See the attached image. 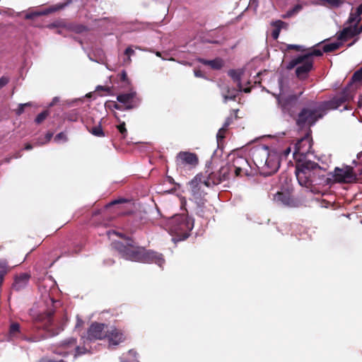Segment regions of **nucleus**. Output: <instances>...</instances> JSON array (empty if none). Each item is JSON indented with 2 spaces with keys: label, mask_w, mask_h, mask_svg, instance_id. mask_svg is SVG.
Instances as JSON below:
<instances>
[{
  "label": "nucleus",
  "mask_w": 362,
  "mask_h": 362,
  "mask_svg": "<svg viewBox=\"0 0 362 362\" xmlns=\"http://www.w3.org/2000/svg\"><path fill=\"white\" fill-rule=\"evenodd\" d=\"M358 107L361 108L362 107V100H359L358 102Z\"/></svg>",
  "instance_id": "bf43d9fd"
},
{
  "label": "nucleus",
  "mask_w": 362,
  "mask_h": 362,
  "mask_svg": "<svg viewBox=\"0 0 362 362\" xmlns=\"http://www.w3.org/2000/svg\"><path fill=\"white\" fill-rule=\"evenodd\" d=\"M59 98L58 97H54L52 99V101L51 102V103L49 104V107L54 105L57 103L59 102Z\"/></svg>",
  "instance_id": "de8ad7c7"
},
{
  "label": "nucleus",
  "mask_w": 362,
  "mask_h": 362,
  "mask_svg": "<svg viewBox=\"0 0 362 362\" xmlns=\"http://www.w3.org/2000/svg\"><path fill=\"white\" fill-rule=\"evenodd\" d=\"M131 62H132L131 57H128V56H127V57L124 58L123 60L124 64H129L131 63Z\"/></svg>",
  "instance_id": "09e8293b"
},
{
  "label": "nucleus",
  "mask_w": 362,
  "mask_h": 362,
  "mask_svg": "<svg viewBox=\"0 0 362 362\" xmlns=\"http://www.w3.org/2000/svg\"><path fill=\"white\" fill-rule=\"evenodd\" d=\"M321 5L327 6L329 8H339L342 6L344 3V0H320Z\"/></svg>",
  "instance_id": "412c9836"
},
{
  "label": "nucleus",
  "mask_w": 362,
  "mask_h": 362,
  "mask_svg": "<svg viewBox=\"0 0 362 362\" xmlns=\"http://www.w3.org/2000/svg\"><path fill=\"white\" fill-rule=\"evenodd\" d=\"M25 150H31V149H33V146L30 144H28L25 146Z\"/></svg>",
  "instance_id": "6e6d98bb"
},
{
  "label": "nucleus",
  "mask_w": 362,
  "mask_h": 362,
  "mask_svg": "<svg viewBox=\"0 0 362 362\" xmlns=\"http://www.w3.org/2000/svg\"><path fill=\"white\" fill-rule=\"evenodd\" d=\"M228 124L226 123L224 124V127L218 130L217 135H216L218 144H219L220 141L224 138L225 128H226L228 127Z\"/></svg>",
  "instance_id": "e433bc0d"
},
{
  "label": "nucleus",
  "mask_w": 362,
  "mask_h": 362,
  "mask_svg": "<svg viewBox=\"0 0 362 362\" xmlns=\"http://www.w3.org/2000/svg\"><path fill=\"white\" fill-rule=\"evenodd\" d=\"M11 159V158H7L5 159V162L6 163H9Z\"/></svg>",
  "instance_id": "680f3d73"
},
{
  "label": "nucleus",
  "mask_w": 362,
  "mask_h": 362,
  "mask_svg": "<svg viewBox=\"0 0 362 362\" xmlns=\"http://www.w3.org/2000/svg\"><path fill=\"white\" fill-rule=\"evenodd\" d=\"M288 49H296L297 51H304L303 46L297 45H288Z\"/></svg>",
  "instance_id": "58836bf2"
},
{
  "label": "nucleus",
  "mask_w": 362,
  "mask_h": 362,
  "mask_svg": "<svg viewBox=\"0 0 362 362\" xmlns=\"http://www.w3.org/2000/svg\"><path fill=\"white\" fill-rule=\"evenodd\" d=\"M291 151V148H288L286 150H285L284 153H285V155L287 156Z\"/></svg>",
  "instance_id": "13d9d810"
},
{
  "label": "nucleus",
  "mask_w": 362,
  "mask_h": 362,
  "mask_svg": "<svg viewBox=\"0 0 362 362\" xmlns=\"http://www.w3.org/2000/svg\"><path fill=\"white\" fill-rule=\"evenodd\" d=\"M302 8L303 6L301 4H297L293 8H291L287 12V16H292L300 12L302 10Z\"/></svg>",
  "instance_id": "473e14b6"
},
{
  "label": "nucleus",
  "mask_w": 362,
  "mask_h": 362,
  "mask_svg": "<svg viewBox=\"0 0 362 362\" xmlns=\"http://www.w3.org/2000/svg\"><path fill=\"white\" fill-rule=\"evenodd\" d=\"M115 107L116 109H117V110H120V107H119V105H115Z\"/></svg>",
  "instance_id": "0e129e2a"
},
{
  "label": "nucleus",
  "mask_w": 362,
  "mask_h": 362,
  "mask_svg": "<svg viewBox=\"0 0 362 362\" xmlns=\"http://www.w3.org/2000/svg\"><path fill=\"white\" fill-rule=\"evenodd\" d=\"M109 90V88H105L103 86H98L97 87V90Z\"/></svg>",
  "instance_id": "4d7b16f0"
},
{
  "label": "nucleus",
  "mask_w": 362,
  "mask_h": 362,
  "mask_svg": "<svg viewBox=\"0 0 362 362\" xmlns=\"http://www.w3.org/2000/svg\"><path fill=\"white\" fill-rule=\"evenodd\" d=\"M284 24V23L281 21H278L274 23L275 28L272 32V36L274 40H276L279 37L280 30Z\"/></svg>",
  "instance_id": "393cba45"
},
{
  "label": "nucleus",
  "mask_w": 362,
  "mask_h": 362,
  "mask_svg": "<svg viewBox=\"0 0 362 362\" xmlns=\"http://www.w3.org/2000/svg\"><path fill=\"white\" fill-rule=\"evenodd\" d=\"M40 362H64V361L63 360L56 361V360H53V359H50V358H43L40 361Z\"/></svg>",
  "instance_id": "a18cd8bd"
},
{
  "label": "nucleus",
  "mask_w": 362,
  "mask_h": 362,
  "mask_svg": "<svg viewBox=\"0 0 362 362\" xmlns=\"http://www.w3.org/2000/svg\"><path fill=\"white\" fill-rule=\"evenodd\" d=\"M326 113L327 111L322 103H312L300 112L296 124L300 128L309 129L310 126L315 124Z\"/></svg>",
  "instance_id": "0eeeda50"
},
{
  "label": "nucleus",
  "mask_w": 362,
  "mask_h": 362,
  "mask_svg": "<svg viewBox=\"0 0 362 362\" xmlns=\"http://www.w3.org/2000/svg\"><path fill=\"white\" fill-rule=\"evenodd\" d=\"M107 234L110 238L113 234L122 238V241H114L112 246L124 259L134 262L155 263L160 267H162L165 263V259L161 254L137 247L131 238H126L114 230H109Z\"/></svg>",
  "instance_id": "f03ea898"
},
{
  "label": "nucleus",
  "mask_w": 362,
  "mask_h": 362,
  "mask_svg": "<svg viewBox=\"0 0 362 362\" xmlns=\"http://www.w3.org/2000/svg\"><path fill=\"white\" fill-rule=\"evenodd\" d=\"M276 100L279 106L281 107L283 111H285L287 109L288 105L296 101L297 97L294 95L286 97L282 93H279L278 95H276Z\"/></svg>",
  "instance_id": "f3484780"
},
{
  "label": "nucleus",
  "mask_w": 362,
  "mask_h": 362,
  "mask_svg": "<svg viewBox=\"0 0 362 362\" xmlns=\"http://www.w3.org/2000/svg\"><path fill=\"white\" fill-rule=\"evenodd\" d=\"M117 129L119 131V132L123 134L124 136H125V134H127V129H126V127H125V123L124 122H122L120 123L118 126H117Z\"/></svg>",
  "instance_id": "ea45409f"
},
{
  "label": "nucleus",
  "mask_w": 362,
  "mask_h": 362,
  "mask_svg": "<svg viewBox=\"0 0 362 362\" xmlns=\"http://www.w3.org/2000/svg\"><path fill=\"white\" fill-rule=\"evenodd\" d=\"M70 2H71V1L69 0L66 4H58L57 5H54V6H50L47 8H45L41 11H34V12L28 13L25 15V18L26 19H33L36 16L47 15L50 13L57 11L64 8Z\"/></svg>",
  "instance_id": "4468645a"
},
{
  "label": "nucleus",
  "mask_w": 362,
  "mask_h": 362,
  "mask_svg": "<svg viewBox=\"0 0 362 362\" xmlns=\"http://www.w3.org/2000/svg\"><path fill=\"white\" fill-rule=\"evenodd\" d=\"M304 58H305V57H302V55H301V56H298V57L293 59L288 63V64L286 65V68L288 69H293L295 66L300 64L301 63V62H303L304 60Z\"/></svg>",
  "instance_id": "a878e982"
},
{
  "label": "nucleus",
  "mask_w": 362,
  "mask_h": 362,
  "mask_svg": "<svg viewBox=\"0 0 362 362\" xmlns=\"http://www.w3.org/2000/svg\"><path fill=\"white\" fill-rule=\"evenodd\" d=\"M177 169L191 168L198 163V158L196 154L188 151L180 152L175 159Z\"/></svg>",
  "instance_id": "9b49d317"
},
{
  "label": "nucleus",
  "mask_w": 362,
  "mask_h": 362,
  "mask_svg": "<svg viewBox=\"0 0 362 362\" xmlns=\"http://www.w3.org/2000/svg\"><path fill=\"white\" fill-rule=\"evenodd\" d=\"M221 95L223 98V102L227 103L228 100H235L237 95L235 89H230L227 86H221Z\"/></svg>",
  "instance_id": "aec40b11"
},
{
  "label": "nucleus",
  "mask_w": 362,
  "mask_h": 362,
  "mask_svg": "<svg viewBox=\"0 0 362 362\" xmlns=\"http://www.w3.org/2000/svg\"><path fill=\"white\" fill-rule=\"evenodd\" d=\"M362 13V4L360 5L357 8V16L354 18L352 15L349 17V21L350 23L352 24V23H358L360 19H358V16Z\"/></svg>",
  "instance_id": "2f4dec72"
},
{
  "label": "nucleus",
  "mask_w": 362,
  "mask_h": 362,
  "mask_svg": "<svg viewBox=\"0 0 362 362\" xmlns=\"http://www.w3.org/2000/svg\"><path fill=\"white\" fill-rule=\"evenodd\" d=\"M273 200L277 204L284 206H292L293 201L291 199V196L288 192H278L274 195Z\"/></svg>",
  "instance_id": "2eb2a0df"
},
{
  "label": "nucleus",
  "mask_w": 362,
  "mask_h": 362,
  "mask_svg": "<svg viewBox=\"0 0 362 362\" xmlns=\"http://www.w3.org/2000/svg\"><path fill=\"white\" fill-rule=\"evenodd\" d=\"M194 75L197 77H202V73L200 71H194Z\"/></svg>",
  "instance_id": "864d4df0"
},
{
  "label": "nucleus",
  "mask_w": 362,
  "mask_h": 362,
  "mask_svg": "<svg viewBox=\"0 0 362 362\" xmlns=\"http://www.w3.org/2000/svg\"><path fill=\"white\" fill-rule=\"evenodd\" d=\"M127 356L132 358H135L136 356V352L134 350H129L127 354Z\"/></svg>",
  "instance_id": "49530a36"
},
{
  "label": "nucleus",
  "mask_w": 362,
  "mask_h": 362,
  "mask_svg": "<svg viewBox=\"0 0 362 362\" xmlns=\"http://www.w3.org/2000/svg\"><path fill=\"white\" fill-rule=\"evenodd\" d=\"M121 362H128L125 358H124V355H123L121 358Z\"/></svg>",
  "instance_id": "052dcab7"
},
{
  "label": "nucleus",
  "mask_w": 362,
  "mask_h": 362,
  "mask_svg": "<svg viewBox=\"0 0 362 362\" xmlns=\"http://www.w3.org/2000/svg\"><path fill=\"white\" fill-rule=\"evenodd\" d=\"M105 338L110 347H116L125 341L126 335L121 329L112 326L105 331Z\"/></svg>",
  "instance_id": "f8f14e48"
},
{
  "label": "nucleus",
  "mask_w": 362,
  "mask_h": 362,
  "mask_svg": "<svg viewBox=\"0 0 362 362\" xmlns=\"http://www.w3.org/2000/svg\"><path fill=\"white\" fill-rule=\"evenodd\" d=\"M312 148L311 139L309 133L298 141L294 147L293 157L300 160H303L310 152Z\"/></svg>",
  "instance_id": "9d476101"
},
{
  "label": "nucleus",
  "mask_w": 362,
  "mask_h": 362,
  "mask_svg": "<svg viewBox=\"0 0 362 362\" xmlns=\"http://www.w3.org/2000/svg\"><path fill=\"white\" fill-rule=\"evenodd\" d=\"M121 78L122 81H125L127 79V75L126 71H123L121 74Z\"/></svg>",
  "instance_id": "8fccbe9b"
},
{
  "label": "nucleus",
  "mask_w": 362,
  "mask_h": 362,
  "mask_svg": "<svg viewBox=\"0 0 362 362\" xmlns=\"http://www.w3.org/2000/svg\"><path fill=\"white\" fill-rule=\"evenodd\" d=\"M136 95V92L130 90L129 93L119 94L117 97V100L124 105H127L126 109L130 110L134 107L130 103L132 101Z\"/></svg>",
  "instance_id": "dca6fc26"
},
{
  "label": "nucleus",
  "mask_w": 362,
  "mask_h": 362,
  "mask_svg": "<svg viewBox=\"0 0 362 362\" xmlns=\"http://www.w3.org/2000/svg\"><path fill=\"white\" fill-rule=\"evenodd\" d=\"M10 81V78L8 76H3L0 78V89L6 86Z\"/></svg>",
  "instance_id": "4c0bfd02"
},
{
  "label": "nucleus",
  "mask_w": 362,
  "mask_h": 362,
  "mask_svg": "<svg viewBox=\"0 0 362 362\" xmlns=\"http://www.w3.org/2000/svg\"><path fill=\"white\" fill-rule=\"evenodd\" d=\"M105 324L94 322L87 332V337L83 339V346L76 344L74 338H70L63 341L59 347V353L64 355H71L74 358L89 352L90 346L89 344L94 340L102 339L105 337Z\"/></svg>",
  "instance_id": "20e7f679"
},
{
  "label": "nucleus",
  "mask_w": 362,
  "mask_h": 362,
  "mask_svg": "<svg viewBox=\"0 0 362 362\" xmlns=\"http://www.w3.org/2000/svg\"><path fill=\"white\" fill-rule=\"evenodd\" d=\"M52 313L49 312L45 315H40L37 317V320L40 322H44L43 328L49 330V325L51 323V315Z\"/></svg>",
  "instance_id": "5701e85b"
},
{
  "label": "nucleus",
  "mask_w": 362,
  "mask_h": 362,
  "mask_svg": "<svg viewBox=\"0 0 362 362\" xmlns=\"http://www.w3.org/2000/svg\"><path fill=\"white\" fill-rule=\"evenodd\" d=\"M252 156L255 165L264 175L274 173L280 166L279 153L276 150H269L267 146L252 149Z\"/></svg>",
  "instance_id": "39448f33"
},
{
  "label": "nucleus",
  "mask_w": 362,
  "mask_h": 362,
  "mask_svg": "<svg viewBox=\"0 0 362 362\" xmlns=\"http://www.w3.org/2000/svg\"><path fill=\"white\" fill-rule=\"evenodd\" d=\"M125 200L123 199H117V200H115L113 202H112L110 203V204L113 205V204H119V203H122V202H124Z\"/></svg>",
  "instance_id": "603ef678"
},
{
  "label": "nucleus",
  "mask_w": 362,
  "mask_h": 362,
  "mask_svg": "<svg viewBox=\"0 0 362 362\" xmlns=\"http://www.w3.org/2000/svg\"><path fill=\"white\" fill-rule=\"evenodd\" d=\"M90 132L94 136H104V133L103 132V129H102V127L100 125H98V126H96V127H94L93 128H92Z\"/></svg>",
  "instance_id": "72a5a7b5"
},
{
  "label": "nucleus",
  "mask_w": 362,
  "mask_h": 362,
  "mask_svg": "<svg viewBox=\"0 0 362 362\" xmlns=\"http://www.w3.org/2000/svg\"><path fill=\"white\" fill-rule=\"evenodd\" d=\"M32 106V103H20L18 106V108L15 110V112L17 115H21L24 112V108L25 107Z\"/></svg>",
  "instance_id": "7c9ffc66"
},
{
  "label": "nucleus",
  "mask_w": 362,
  "mask_h": 362,
  "mask_svg": "<svg viewBox=\"0 0 362 362\" xmlns=\"http://www.w3.org/2000/svg\"><path fill=\"white\" fill-rule=\"evenodd\" d=\"M245 70L243 69H230L228 71V76L237 83L238 88L242 90L241 78Z\"/></svg>",
  "instance_id": "a211bd4d"
},
{
  "label": "nucleus",
  "mask_w": 362,
  "mask_h": 362,
  "mask_svg": "<svg viewBox=\"0 0 362 362\" xmlns=\"http://www.w3.org/2000/svg\"><path fill=\"white\" fill-rule=\"evenodd\" d=\"M341 44L342 43L340 41L327 44V45H324L323 51H322V52H329L334 51V50L337 49L341 45Z\"/></svg>",
  "instance_id": "b1692460"
},
{
  "label": "nucleus",
  "mask_w": 362,
  "mask_h": 362,
  "mask_svg": "<svg viewBox=\"0 0 362 362\" xmlns=\"http://www.w3.org/2000/svg\"><path fill=\"white\" fill-rule=\"evenodd\" d=\"M228 167H223L217 173H211L206 175H197L189 182L190 189L193 199L197 204V214L202 217L204 216V202L203 197L206 194L205 189L220 184L223 180L228 178Z\"/></svg>",
  "instance_id": "7ed1b4c3"
},
{
  "label": "nucleus",
  "mask_w": 362,
  "mask_h": 362,
  "mask_svg": "<svg viewBox=\"0 0 362 362\" xmlns=\"http://www.w3.org/2000/svg\"><path fill=\"white\" fill-rule=\"evenodd\" d=\"M168 181H169L170 182H172L173 181V178H172V177H168Z\"/></svg>",
  "instance_id": "e2e57ef3"
},
{
  "label": "nucleus",
  "mask_w": 362,
  "mask_h": 362,
  "mask_svg": "<svg viewBox=\"0 0 362 362\" xmlns=\"http://www.w3.org/2000/svg\"><path fill=\"white\" fill-rule=\"evenodd\" d=\"M166 230L174 236L173 241L185 240L194 227V220L185 214H176L170 217L166 223Z\"/></svg>",
  "instance_id": "423d86ee"
},
{
  "label": "nucleus",
  "mask_w": 362,
  "mask_h": 362,
  "mask_svg": "<svg viewBox=\"0 0 362 362\" xmlns=\"http://www.w3.org/2000/svg\"><path fill=\"white\" fill-rule=\"evenodd\" d=\"M20 331V325L18 323H13L10 327V335L11 337H16Z\"/></svg>",
  "instance_id": "c85d7f7f"
},
{
  "label": "nucleus",
  "mask_w": 362,
  "mask_h": 362,
  "mask_svg": "<svg viewBox=\"0 0 362 362\" xmlns=\"http://www.w3.org/2000/svg\"><path fill=\"white\" fill-rule=\"evenodd\" d=\"M29 279L30 275L28 274H21L16 278L15 282L13 284V288L17 291H20L28 285Z\"/></svg>",
  "instance_id": "6ab92c4d"
},
{
  "label": "nucleus",
  "mask_w": 362,
  "mask_h": 362,
  "mask_svg": "<svg viewBox=\"0 0 362 362\" xmlns=\"http://www.w3.org/2000/svg\"><path fill=\"white\" fill-rule=\"evenodd\" d=\"M232 168H233V170L235 172V174L236 176H239L241 175V173L243 171V170L245 168V167H242V166H240V167H233Z\"/></svg>",
  "instance_id": "37998d69"
},
{
  "label": "nucleus",
  "mask_w": 362,
  "mask_h": 362,
  "mask_svg": "<svg viewBox=\"0 0 362 362\" xmlns=\"http://www.w3.org/2000/svg\"><path fill=\"white\" fill-rule=\"evenodd\" d=\"M21 156V154H20V153H18V154L15 156V158H20Z\"/></svg>",
  "instance_id": "69168bd1"
},
{
  "label": "nucleus",
  "mask_w": 362,
  "mask_h": 362,
  "mask_svg": "<svg viewBox=\"0 0 362 362\" xmlns=\"http://www.w3.org/2000/svg\"><path fill=\"white\" fill-rule=\"evenodd\" d=\"M356 86V85H355ZM357 87L354 88V85L350 83L341 93L336 95L329 101L322 103L326 111L327 110H335L344 105V110H348L346 103L353 100L354 90Z\"/></svg>",
  "instance_id": "6e6552de"
},
{
  "label": "nucleus",
  "mask_w": 362,
  "mask_h": 362,
  "mask_svg": "<svg viewBox=\"0 0 362 362\" xmlns=\"http://www.w3.org/2000/svg\"><path fill=\"white\" fill-rule=\"evenodd\" d=\"M124 54L131 57L132 55L134 54V51L132 47H129L125 49Z\"/></svg>",
  "instance_id": "c03bdc74"
},
{
  "label": "nucleus",
  "mask_w": 362,
  "mask_h": 362,
  "mask_svg": "<svg viewBox=\"0 0 362 362\" xmlns=\"http://www.w3.org/2000/svg\"><path fill=\"white\" fill-rule=\"evenodd\" d=\"M53 136V134L52 133H47L46 135H45V141H38L37 144L39 145H43L45 144V143L48 142L50 141V139H52Z\"/></svg>",
  "instance_id": "79ce46f5"
},
{
  "label": "nucleus",
  "mask_w": 362,
  "mask_h": 362,
  "mask_svg": "<svg viewBox=\"0 0 362 362\" xmlns=\"http://www.w3.org/2000/svg\"><path fill=\"white\" fill-rule=\"evenodd\" d=\"M47 337V336L45 335H33L31 337H27L25 336H23L22 338L25 340V341H33V342H35V341H39L42 339H44Z\"/></svg>",
  "instance_id": "cd10ccee"
},
{
  "label": "nucleus",
  "mask_w": 362,
  "mask_h": 362,
  "mask_svg": "<svg viewBox=\"0 0 362 362\" xmlns=\"http://www.w3.org/2000/svg\"><path fill=\"white\" fill-rule=\"evenodd\" d=\"M247 165V160L242 157H237L233 160V167H246Z\"/></svg>",
  "instance_id": "bb28decb"
},
{
  "label": "nucleus",
  "mask_w": 362,
  "mask_h": 362,
  "mask_svg": "<svg viewBox=\"0 0 362 362\" xmlns=\"http://www.w3.org/2000/svg\"><path fill=\"white\" fill-rule=\"evenodd\" d=\"M49 112L47 110L43 111L41 113H40L35 118V122L37 124L41 123L42 121H44L46 117L48 116Z\"/></svg>",
  "instance_id": "f704fd0d"
},
{
  "label": "nucleus",
  "mask_w": 362,
  "mask_h": 362,
  "mask_svg": "<svg viewBox=\"0 0 362 362\" xmlns=\"http://www.w3.org/2000/svg\"><path fill=\"white\" fill-rule=\"evenodd\" d=\"M258 6V0H250L249 7L256 11Z\"/></svg>",
  "instance_id": "a19ab883"
},
{
  "label": "nucleus",
  "mask_w": 362,
  "mask_h": 362,
  "mask_svg": "<svg viewBox=\"0 0 362 362\" xmlns=\"http://www.w3.org/2000/svg\"><path fill=\"white\" fill-rule=\"evenodd\" d=\"M67 141L66 135L64 132L57 134L54 137V141L56 142H66Z\"/></svg>",
  "instance_id": "c9c22d12"
},
{
  "label": "nucleus",
  "mask_w": 362,
  "mask_h": 362,
  "mask_svg": "<svg viewBox=\"0 0 362 362\" xmlns=\"http://www.w3.org/2000/svg\"><path fill=\"white\" fill-rule=\"evenodd\" d=\"M83 324V321L77 317V322L76 327H80Z\"/></svg>",
  "instance_id": "5fc2aeb1"
},
{
  "label": "nucleus",
  "mask_w": 362,
  "mask_h": 362,
  "mask_svg": "<svg viewBox=\"0 0 362 362\" xmlns=\"http://www.w3.org/2000/svg\"><path fill=\"white\" fill-rule=\"evenodd\" d=\"M296 175L300 185L313 192L314 185H329L334 183H352L357 180V174L353 167L343 165L336 167L332 172L327 173L317 163L305 160L298 163Z\"/></svg>",
  "instance_id": "f257e3e1"
},
{
  "label": "nucleus",
  "mask_w": 362,
  "mask_h": 362,
  "mask_svg": "<svg viewBox=\"0 0 362 362\" xmlns=\"http://www.w3.org/2000/svg\"><path fill=\"white\" fill-rule=\"evenodd\" d=\"M156 55H157V56H160V52H156Z\"/></svg>",
  "instance_id": "774afa93"
},
{
  "label": "nucleus",
  "mask_w": 362,
  "mask_h": 362,
  "mask_svg": "<svg viewBox=\"0 0 362 362\" xmlns=\"http://www.w3.org/2000/svg\"><path fill=\"white\" fill-rule=\"evenodd\" d=\"M238 91H240V92L243 91V92H245V93H250V92L251 91V88H250V87H248V88H243L242 87V90H240L238 88Z\"/></svg>",
  "instance_id": "3c124183"
},
{
  "label": "nucleus",
  "mask_w": 362,
  "mask_h": 362,
  "mask_svg": "<svg viewBox=\"0 0 362 362\" xmlns=\"http://www.w3.org/2000/svg\"><path fill=\"white\" fill-rule=\"evenodd\" d=\"M54 334H55L54 333H52V334H49L48 336H53Z\"/></svg>",
  "instance_id": "338daca9"
},
{
  "label": "nucleus",
  "mask_w": 362,
  "mask_h": 362,
  "mask_svg": "<svg viewBox=\"0 0 362 362\" xmlns=\"http://www.w3.org/2000/svg\"><path fill=\"white\" fill-rule=\"evenodd\" d=\"M322 55V52L320 49H313V50L302 55L305 57L304 60L301 62L296 70V75L300 78H303L306 76L307 74L313 68V57H319Z\"/></svg>",
  "instance_id": "1a4fd4ad"
},
{
  "label": "nucleus",
  "mask_w": 362,
  "mask_h": 362,
  "mask_svg": "<svg viewBox=\"0 0 362 362\" xmlns=\"http://www.w3.org/2000/svg\"><path fill=\"white\" fill-rule=\"evenodd\" d=\"M353 23L354 25L345 27L342 30L337 33V40L341 43L352 38L362 31V26L360 28H358L357 23Z\"/></svg>",
  "instance_id": "ddd939ff"
},
{
  "label": "nucleus",
  "mask_w": 362,
  "mask_h": 362,
  "mask_svg": "<svg viewBox=\"0 0 362 362\" xmlns=\"http://www.w3.org/2000/svg\"><path fill=\"white\" fill-rule=\"evenodd\" d=\"M202 64L210 66L214 69H219L223 66V61L221 59H215L213 60L199 59Z\"/></svg>",
  "instance_id": "4be33fe9"
},
{
  "label": "nucleus",
  "mask_w": 362,
  "mask_h": 362,
  "mask_svg": "<svg viewBox=\"0 0 362 362\" xmlns=\"http://www.w3.org/2000/svg\"><path fill=\"white\" fill-rule=\"evenodd\" d=\"M352 81L354 83H362V68L354 73L352 76Z\"/></svg>",
  "instance_id": "c756f323"
}]
</instances>
